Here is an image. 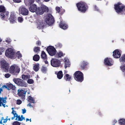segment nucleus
Returning <instances> with one entry per match:
<instances>
[{
    "instance_id": "nucleus-35",
    "label": "nucleus",
    "mask_w": 125,
    "mask_h": 125,
    "mask_svg": "<svg viewBox=\"0 0 125 125\" xmlns=\"http://www.w3.org/2000/svg\"><path fill=\"white\" fill-rule=\"evenodd\" d=\"M30 76L22 74V78L23 80H25L27 79H28L30 78Z\"/></svg>"
},
{
    "instance_id": "nucleus-20",
    "label": "nucleus",
    "mask_w": 125,
    "mask_h": 125,
    "mask_svg": "<svg viewBox=\"0 0 125 125\" xmlns=\"http://www.w3.org/2000/svg\"><path fill=\"white\" fill-rule=\"evenodd\" d=\"M37 8V7L36 5L35 4H33L31 5L29 8L30 11L33 12H36Z\"/></svg>"
},
{
    "instance_id": "nucleus-51",
    "label": "nucleus",
    "mask_w": 125,
    "mask_h": 125,
    "mask_svg": "<svg viewBox=\"0 0 125 125\" xmlns=\"http://www.w3.org/2000/svg\"><path fill=\"white\" fill-rule=\"evenodd\" d=\"M2 88H5L7 89V90H10V89H9V88H8V85H7V86L6 85H3L2 86Z\"/></svg>"
},
{
    "instance_id": "nucleus-31",
    "label": "nucleus",
    "mask_w": 125,
    "mask_h": 125,
    "mask_svg": "<svg viewBox=\"0 0 125 125\" xmlns=\"http://www.w3.org/2000/svg\"><path fill=\"white\" fill-rule=\"evenodd\" d=\"M7 99V98L5 97V98L3 97H0V106H1V104H2L1 101H2L4 103H7V101H6V99Z\"/></svg>"
},
{
    "instance_id": "nucleus-32",
    "label": "nucleus",
    "mask_w": 125,
    "mask_h": 125,
    "mask_svg": "<svg viewBox=\"0 0 125 125\" xmlns=\"http://www.w3.org/2000/svg\"><path fill=\"white\" fill-rule=\"evenodd\" d=\"M28 99V101L30 103H34L35 102L34 100L32 97L30 96H29Z\"/></svg>"
},
{
    "instance_id": "nucleus-23",
    "label": "nucleus",
    "mask_w": 125,
    "mask_h": 125,
    "mask_svg": "<svg viewBox=\"0 0 125 125\" xmlns=\"http://www.w3.org/2000/svg\"><path fill=\"white\" fill-rule=\"evenodd\" d=\"M24 1L26 5H29L33 3L34 0H24Z\"/></svg>"
},
{
    "instance_id": "nucleus-46",
    "label": "nucleus",
    "mask_w": 125,
    "mask_h": 125,
    "mask_svg": "<svg viewBox=\"0 0 125 125\" xmlns=\"http://www.w3.org/2000/svg\"><path fill=\"white\" fill-rule=\"evenodd\" d=\"M22 102V101L20 100H18L17 101L16 104H17L20 105L21 104Z\"/></svg>"
},
{
    "instance_id": "nucleus-52",
    "label": "nucleus",
    "mask_w": 125,
    "mask_h": 125,
    "mask_svg": "<svg viewBox=\"0 0 125 125\" xmlns=\"http://www.w3.org/2000/svg\"><path fill=\"white\" fill-rule=\"evenodd\" d=\"M18 121H22V119H21V117H20V115H18Z\"/></svg>"
},
{
    "instance_id": "nucleus-44",
    "label": "nucleus",
    "mask_w": 125,
    "mask_h": 125,
    "mask_svg": "<svg viewBox=\"0 0 125 125\" xmlns=\"http://www.w3.org/2000/svg\"><path fill=\"white\" fill-rule=\"evenodd\" d=\"M121 69L123 72L125 71V65H123L121 66Z\"/></svg>"
},
{
    "instance_id": "nucleus-36",
    "label": "nucleus",
    "mask_w": 125,
    "mask_h": 125,
    "mask_svg": "<svg viewBox=\"0 0 125 125\" xmlns=\"http://www.w3.org/2000/svg\"><path fill=\"white\" fill-rule=\"evenodd\" d=\"M41 71L43 73H46L47 71L46 67L42 66L41 68Z\"/></svg>"
},
{
    "instance_id": "nucleus-12",
    "label": "nucleus",
    "mask_w": 125,
    "mask_h": 125,
    "mask_svg": "<svg viewBox=\"0 0 125 125\" xmlns=\"http://www.w3.org/2000/svg\"><path fill=\"white\" fill-rule=\"evenodd\" d=\"M6 10L5 7L3 5H0V12L1 13L0 14V16L1 19H4L5 17V15L4 13L6 12Z\"/></svg>"
},
{
    "instance_id": "nucleus-29",
    "label": "nucleus",
    "mask_w": 125,
    "mask_h": 125,
    "mask_svg": "<svg viewBox=\"0 0 125 125\" xmlns=\"http://www.w3.org/2000/svg\"><path fill=\"white\" fill-rule=\"evenodd\" d=\"M39 64L38 63L35 64L33 67V70L35 72L38 71L39 70Z\"/></svg>"
},
{
    "instance_id": "nucleus-38",
    "label": "nucleus",
    "mask_w": 125,
    "mask_h": 125,
    "mask_svg": "<svg viewBox=\"0 0 125 125\" xmlns=\"http://www.w3.org/2000/svg\"><path fill=\"white\" fill-rule=\"evenodd\" d=\"M120 62H125V54L123 55L120 58Z\"/></svg>"
},
{
    "instance_id": "nucleus-17",
    "label": "nucleus",
    "mask_w": 125,
    "mask_h": 125,
    "mask_svg": "<svg viewBox=\"0 0 125 125\" xmlns=\"http://www.w3.org/2000/svg\"><path fill=\"white\" fill-rule=\"evenodd\" d=\"M9 20L11 23H13L15 22V21L17 20V18L14 14L11 13L10 14Z\"/></svg>"
},
{
    "instance_id": "nucleus-30",
    "label": "nucleus",
    "mask_w": 125,
    "mask_h": 125,
    "mask_svg": "<svg viewBox=\"0 0 125 125\" xmlns=\"http://www.w3.org/2000/svg\"><path fill=\"white\" fill-rule=\"evenodd\" d=\"M119 123L121 125H125V119L122 118L119 120Z\"/></svg>"
},
{
    "instance_id": "nucleus-58",
    "label": "nucleus",
    "mask_w": 125,
    "mask_h": 125,
    "mask_svg": "<svg viewBox=\"0 0 125 125\" xmlns=\"http://www.w3.org/2000/svg\"><path fill=\"white\" fill-rule=\"evenodd\" d=\"M22 113L23 114H24L25 113H26V110L25 109H22Z\"/></svg>"
},
{
    "instance_id": "nucleus-37",
    "label": "nucleus",
    "mask_w": 125,
    "mask_h": 125,
    "mask_svg": "<svg viewBox=\"0 0 125 125\" xmlns=\"http://www.w3.org/2000/svg\"><path fill=\"white\" fill-rule=\"evenodd\" d=\"M15 55L16 56H15L14 58L17 57L18 59H19L20 58H21L22 57L21 54L19 52H18L15 54Z\"/></svg>"
},
{
    "instance_id": "nucleus-13",
    "label": "nucleus",
    "mask_w": 125,
    "mask_h": 125,
    "mask_svg": "<svg viewBox=\"0 0 125 125\" xmlns=\"http://www.w3.org/2000/svg\"><path fill=\"white\" fill-rule=\"evenodd\" d=\"M113 61L111 58H107L104 60V63L106 65L111 66L113 65Z\"/></svg>"
},
{
    "instance_id": "nucleus-24",
    "label": "nucleus",
    "mask_w": 125,
    "mask_h": 125,
    "mask_svg": "<svg viewBox=\"0 0 125 125\" xmlns=\"http://www.w3.org/2000/svg\"><path fill=\"white\" fill-rule=\"evenodd\" d=\"M41 57L44 60H46L47 59V55L44 51H42V52Z\"/></svg>"
},
{
    "instance_id": "nucleus-9",
    "label": "nucleus",
    "mask_w": 125,
    "mask_h": 125,
    "mask_svg": "<svg viewBox=\"0 0 125 125\" xmlns=\"http://www.w3.org/2000/svg\"><path fill=\"white\" fill-rule=\"evenodd\" d=\"M49 54L51 56L55 55L57 51L55 48L52 46H49L46 49Z\"/></svg>"
},
{
    "instance_id": "nucleus-56",
    "label": "nucleus",
    "mask_w": 125,
    "mask_h": 125,
    "mask_svg": "<svg viewBox=\"0 0 125 125\" xmlns=\"http://www.w3.org/2000/svg\"><path fill=\"white\" fill-rule=\"evenodd\" d=\"M8 116H7L6 117V119H4V121L3 122V123H6V122H7V121L8 120Z\"/></svg>"
},
{
    "instance_id": "nucleus-14",
    "label": "nucleus",
    "mask_w": 125,
    "mask_h": 125,
    "mask_svg": "<svg viewBox=\"0 0 125 125\" xmlns=\"http://www.w3.org/2000/svg\"><path fill=\"white\" fill-rule=\"evenodd\" d=\"M1 64L2 68L4 69L5 70L8 71L9 69V64L6 61L4 60H2L1 62Z\"/></svg>"
},
{
    "instance_id": "nucleus-10",
    "label": "nucleus",
    "mask_w": 125,
    "mask_h": 125,
    "mask_svg": "<svg viewBox=\"0 0 125 125\" xmlns=\"http://www.w3.org/2000/svg\"><path fill=\"white\" fill-rule=\"evenodd\" d=\"M51 65L54 67H59L61 64V62L59 60L53 58L51 61Z\"/></svg>"
},
{
    "instance_id": "nucleus-19",
    "label": "nucleus",
    "mask_w": 125,
    "mask_h": 125,
    "mask_svg": "<svg viewBox=\"0 0 125 125\" xmlns=\"http://www.w3.org/2000/svg\"><path fill=\"white\" fill-rule=\"evenodd\" d=\"M59 26L60 28L64 30L68 28V25L62 21L60 22Z\"/></svg>"
},
{
    "instance_id": "nucleus-63",
    "label": "nucleus",
    "mask_w": 125,
    "mask_h": 125,
    "mask_svg": "<svg viewBox=\"0 0 125 125\" xmlns=\"http://www.w3.org/2000/svg\"><path fill=\"white\" fill-rule=\"evenodd\" d=\"M2 91V89L1 88H0V93H1V92Z\"/></svg>"
},
{
    "instance_id": "nucleus-47",
    "label": "nucleus",
    "mask_w": 125,
    "mask_h": 125,
    "mask_svg": "<svg viewBox=\"0 0 125 125\" xmlns=\"http://www.w3.org/2000/svg\"><path fill=\"white\" fill-rule=\"evenodd\" d=\"M94 10H95L98 11H99V9H98V7L96 5H94Z\"/></svg>"
},
{
    "instance_id": "nucleus-26",
    "label": "nucleus",
    "mask_w": 125,
    "mask_h": 125,
    "mask_svg": "<svg viewBox=\"0 0 125 125\" xmlns=\"http://www.w3.org/2000/svg\"><path fill=\"white\" fill-rule=\"evenodd\" d=\"M40 57L38 54H35L33 56V60L35 61H38L40 59Z\"/></svg>"
},
{
    "instance_id": "nucleus-48",
    "label": "nucleus",
    "mask_w": 125,
    "mask_h": 125,
    "mask_svg": "<svg viewBox=\"0 0 125 125\" xmlns=\"http://www.w3.org/2000/svg\"><path fill=\"white\" fill-rule=\"evenodd\" d=\"M36 44L37 46H40L41 45V42L40 41H38L36 42Z\"/></svg>"
},
{
    "instance_id": "nucleus-22",
    "label": "nucleus",
    "mask_w": 125,
    "mask_h": 125,
    "mask_svg": "<svg viewBox=\"0 0 125 125\" xmlns=\"http://www.w3.org/2000/svg\"><path fill=\"white\" fill-rule=\"evenodd\" d=\"M65 65L64 67L65 69H66L67 67H70L71 64L69 61V60L65 58L64 59Z\"/></svg>"
},
{
    "instance_id": "nucleus-60",
    "label": "nucleus",
    "mask_w": 125,
    "mask_h": 125,
    "mask_svg": "<svg viewBox=\"0 0 125 125\" xmlns=\"http://www.w3.org/2000/svg\"><path fill=\"white\" fill-rule=\"evenodd\" d=\"M44 62L45 64H48V61L47 60H46V61H45Z\"/></svg>"
},
{
    "instance_id": "nucleus-50",
    "label": "nucleus",
    "mask_w": 125,
    "mask_h": 125,
    "mask_svg": "<svg viewBox=\"0 0 125 125\" xmlns=\"http://www.w3.org/2000/svg\"><path fill=\"white\" fill-rule=\"evenodd\" d=\"M5 48L2 47L0 48V51L1 52H4L5 51Z\"/></svg>"
},
{
    "instance_id": "nucleus-49",
    "label": "nucleus",
    "mask_w": 125,
    "mask_h": 125,
    "mask_svg": "<svg viewBox=\"0 0 125 125\" xmlns=\"http://www.w3.org/2000/svg\"><path fill=\"white\" fill-rule=\"evenodd\" d=\"M11 75L9 73H7L5 74V77L7 78H8L10 77Z\"/></svg>"
},
{
    "instance_id": "nucleus-16",
    "label": "nucleus",
    "mask_w": 125,
    "mask_h": 125,
    "mask_svg": "<svg viewBox=\"0 0 125 125\" xmlns=\"http://www.w3.org/2000/svg\"><path fill=\"white\" fill-rule=\"evenodd\" d=\"M20 12L22 15L26 16L28 15L29 11L27 9L24 7H22L20 8Z\"/></svg>"
},
{
    "instance_id": "nucleus-62",
    "label": "nucleus",
    "mask_w": 125,
    "mask_h": 125,
    "mask_svg": "<svg viewBox=\"0 0 125 125\" xmlns=\"http://www.w3.org/2000/svg\"><path fill=\"white\" fill-rule=\"evenodd\" d=\"M98 114L100 115H102V114L101 112H100L99 111L98 113Z\"/></svg>"
},
{
    "instance_id": "nucleus-11",
    "label": "nucleus",
    "mask_w": 125,
    "mask_h": 125,
    "mask_svg": "<svg viewBox=\"0 0 125 125\" xmlns=\"http://www.w3.org/2000/svg\"><path fill=\"white\" fill-rule=\"evenodd\" d=\"M26 92L22 89L18 90V94L19 96L21 97V99L22 100H24L25 99Z\"/></svg>"
},
{
    "instance_id": "nucleus-6",
    "label": "nucleus",
    "mask_w": 125,
    "mask_h": 125,
    "mask_svg": "<svg viewBox=\"0 0 125 125\" xmlns=\"http://www.w3.org/2000/svg\"><path fill=\"white\" fill-rule=\"evenodd\" d=\"M13 81L16 84L20 86L25 87L27 86V84L22 79L15 78L13 79Z\"/></svg>"
},
{
    "instance_id": "nucleus-1",
    "label": "nucleus",
    "mask_w": 125,
    "mask_h": 125,
    "mask_svg": "<svg viewBox=\"0 0 125 125\" xmlns=\"http://www.w3.org/2000/svg\"><path fill=\"white\" fill-rule=\"evenodd\" d=\"M78 11L84 13L86 12L88 9L87 4L85 2H80L76 4Z\"/></svg>"
},
{
    "instance_id": "nucleus-15",
    "label": "nucleus",
    "mask_w": 125,
    "mask_h": 125,
    "mask_svg": "<svg viewBox=\"0 0 125 125\" xmlns=\"http://www.w3.org/2000/svg\"><path fill=\"white\" fill-rule=\"evenodd\" d=\"M120 51L118 49H116L113 52V55L114 57L118 58L120 57L121 53Z\"/></svg>"
},
{
    "instance_id": "nucleus-3",
    "label": "nucleus",
    "mask_w": 125,
    "mask_h": 125,
    "mask_svg": "<svg viewBox=\"0 0 125 125\" xmlns=\"http://www.w3.org/2000/svg\"><path fill=\"white\" fill-rule=\"evenodd\" d=\"M74 77L77 81L81 82L83 80V74L81 71H78L76 72L74 74Z\"/></svg>"
},
{
    "instance_id": "nucleus-28",
    "label": "nucleus",
    "mask_w": 125,
    "mask_h": 125,
    "mask_svg": "<svg viewBox=\"0 0 125 125\" xmlns=\"http://www.w3.org/2000/svg\"><path fill=\"white\" fill-rule=\"evenodd\" d=\"M64 79L66 81H70L71 79V77L68 74H66L64 76Z\"/></svg>"
},
{
    "instance_id": "nucleus-42",
    "label": "nucleus",
    "mask_w": 125,
    "mask_h": 125,
    "mask_svg": "<svg viewBox=\"0 0 125 125\" xmlns=\"http://www.w3.org/2000/svg\"><path fill=\"white\" fill-rule=\"evenodd\" d=\"M27 83L29 84H32L34 83V81L32 79H29L27 81Z\"/></svg>"
},
{
    "instance_id": "nucleus-43",
    "label": "nucleus",
    "mask_w": 125,
    "mask_h": 125,
    "mask_svg": "<svg viewBox=\"0 0 125 125\" xmlns=\"http://www.w3.org/2000/svg\"><path fill=\"white\" fill-rule=\"evenodd\" d=\"M21 123L17 121L14 122L12 124V125H20Z\"/></svg>"
},
{
    "instance_id": "nucleus-21",
    "label": "nucleus",
    "mask_w": 125,
    "mask_h": 125,
    "mask_svg": "<svg viewBox=\"0 0 125 125\" xmlns=\"http://www.w3.org/2000/svg\"><path fill=\"white\" fill-rule=\"evenodd\" d=\"M88 64L86 62L83 61L81 62L80 66V68L82 70H84L86 67V66Z\"/></svg>"
},
{
    "instance_id": "nucleus-18",
    "label": "nucleus",
    "mask_w": 125,
    "mask_h": 125,
    "mask_svg": "<svg viewBox=\"0 0 125 125\" xmlns=\"http://www.w3.org/2000/svg\"><path fill=\"white\" fill-rule=\"evenodd\" d=\"M37 28L38 29H42L44 26L43 22L41 21L37 20L36 21Z\"/></svg>"
},
{
    "instance_id": "nucleus-2",
    "label": "nucleus",
    "mask_w": 125,
    "mask_h": 125,
    "mask_svg": "<svg viewBox=\"0 0 125 125\" xmlns=\"http://www.w3.org/2000/svg\"><path fill=\"white\" fill-rule=\"evenodd\" d=\"M114 9L118 13L125 11V6L121 3L118 2L114 5Z\"/></svg>"
},
{
    "instance_id": "nucleus-55",
    "label": "nucleus",
    "mask_w": 125,
    "mask_h": 125,
    "mask_svg": "<svg viewBox=\"0 0 125 125\" xmlns=\"http://www.w3.org/2000/svg\"><path fill=\"white\" fill-rule=\"evenodd\" d=\"M9 12L8 11H6L4 13V14H5L6 16H7V17L8 16L9 14Z\"/></svg>"
},
{
    "instance_id": "nucleus-34",
    "label": "nucleus",
    "mask_w": 125,
    "mask_h": 125,
    "mask_svg": "<svg viewBox=\"0 0 125 125\" xmlns=\"http://www.w3.org/2000/svg\"><path fill=\"white\" fill-rule=\"evenodd\" d=\"M33 51L35 52H39L40 51V48L38 47H34L33 49Z\"/></svg>"
},
{
    "instance_id": "nucleus-5",
    "label": "nucleus",
    "mask_w": 125,
    "mask_h": 125,
    "mask_svg": "<svg viewBox=\"0 0 125 125\" xmlns=\"http://www.w3.org/2000/svg\"><path fill=\"white\" fill-rule=\"evenodd\" d=\"M20 69L18 66H16L15 65H11L10 69L9 72L12 75L17 76L20 71Z\"/></svg>"
},
{
    "instance_id": "nucleus-40",
    "label": "nucleus",
    "mask_w": 125,
    "mask_h": 125,
    "mask_svg": "<svg viewBox=\"0 0 125 125\" xmlns=\"http://www.w3.org/2000/svg\"><path fill=\"white\" fill-rule=\"evenodd\" d=\"M11 113L14 115L13 117H14V118L18 116V114H17L16 112L14 111V110H12Z\"/></svg>"
},
{
    "instance_id": "nucleus-39",
    "label": "nucleus",
    "mask_w": 125,
    "mask_h": 125,
    "mask_svg": "<svg viewBox=\"0 0 125 125\" xmlns=\"http://www.w3.org/2000/svg\"><path fill=\"white\" fill-rule=\"evenodd\" d=\"M56 48H60L62 47V45L59 43H57L55 45Z\"/></svg>"
},
{
    "instance_id": "nucleus-8",
    "label": "nucleus",
    "mask_w": 125,
    "mask_h": 125,
    "mask_svg": "<svg viewBox=\"0 0 125 125\" xmlns=\"http://www.w3.org/2000/svg\"><path fill=\"white\" fill-rule=\"evenodd\" d=\"M45 21L48 25H51L53 24L54 22V18L51 14H48L46 19Z\"/></svg>"
},
{
    "instance_id": "nucleus-41",
    "label": "nucleus",
    "mask_w": 125,
    "mask_h": 125,
    "mask_svg": "<svg viewBox=\"0 0 125 125\" xmlns=\"http://www.w3.org/2000/svg\"><path fill=\"white\" fill-rule=\"evenodd\" d=\"M23 19L22 17H19L18 18V22L20 23L22 22L23 21Z\"/></svg>"
},
{
    "instance_id": "nucleus-27",
    "label": "nucleus",
    "mask_w": 125,
    "mask_h": 125,
    "mask_svg": "<svg viewBox=\"0 0 125 125\" xmlns=\"http://www.w3.org/2000/svg\"><path fill=\"white\" fill-rule=\"evenodd\" d=\"M63 74L62 71H59L58 73L57 74V76L58 78L59 79H61L63 77Z\"/></svg>"
},
{
    "instance_id": "nucleus-7",
    "label": "nucleus",
    "mask_w": 125,
    "mask_h": 125,
    "mask_svg": "<svg viewBox=\"0 0 125 125\" xmlns=\"http://www.w3.org/2000/svg\"><path fill=\"white\" fill-rule=\"evenodd\" d=\"M6 56L11 59L14 58L15 53L13 50L11 48H8L6 51L5 53Z\"/></svg>"
},
{
    "instance_id": "nucleus-33",
    "label": "nucleus",
    "mask_w": 125,
    "mask_h": 125,
    "mask_svg": "<svg viewBox=\"0 0 125 125\" xmlns=\"http://www.w3.org/2000/svg\"><path fill=\"white\" fill-rule=\"evenodd\" d=\"M8 86L9 89H11L12 90H15L16 88L15 86H14L12 84H8Z\"/></svg>"
},
{
    "instance_id": "nucleus-53",
    "label": "nucleus",
    "mask_w": 125,
    "mask_h": 125,
    "mask_svg": "<svg viewBox=\"0 0 125 125\" xmlns=\"http://www.w3.org/2000/svg\"><path fill=\"white\" fill-rule=\"evenodd\" d=\"M15 2L19 3L21 1V0H13Z\"/></svg>"
},
{
    "instance_id": "nucleus-54",
    "label": "nucleus",
    "mask_w": 125,
    "mask_h": 125,
    "mask_svg": "<svg viewBox=\"0 0 125 125\" xmlns=\"http://www.w3.org/2000/svg\"><path fill=\"white\" fill-rule=\"evenodd\" d=\"M117 122V121L115 120L113 121L112 122V125H115V124Z\"/></svg>"
},
{
    "instance_id": "nucleus-45",
    "label": "nucleus",
    "mask_w": 125,
    "mask_h": 125,
    "mask_svg": "<svg viewBox=\"0 0 125 125\" xmlns=\"http://www.w3.org/2000/svg\"><path fill=\"white\" fill-rule=\"evenodd\" d=\"M56 10L58 13H59L60 11L61 8L59 7H56Z\"/></svg>"
},
{
    "instance_id": "nucleus-59",
    "label": "nucleus",
    "mask_w": 125,
    "mask_h": 125,
    "mask_svg": "<svg viewBox=\"0 0 125 125\" xmlns=\"http://www.w3.org/2000/svg\"><path fill=\"white\" fill-rule=\"evenodd\" d=\"M31 103H29L27 105L28 106H29L30 108H31L33 107V106H32L31 104Z\"/></svg>"
},
{
    "instance_id": "nucleus-64",
    "label": "nucleus",
    "mask_w": 125,
    "mask_h": 125,
    "mask_svg": "<svg viewBox=\"0 0 125 125\" xmlns=\"http://www.w3.org/2000/svg\"><path fill=\"white\" fill-rule=\"evenodd\" d=\"M29 119L28 118H27L26 119V121L27 122L28 121H29Z\"/></svg>"
},
{
    "instance_id": "nucleus-57",
    "label": "nucleus",
    "mask_w": 125,
    "mask_h": 125,
    "mask_svg": "<svg viewBox=\"0 0 125 125\" xmlns=\"http://www.w3.org/2000/svg\"><path fill=\"white\" fill-rule=\"evenodd\" d=\"M2 104H1V106H1L2 105V106H3L4 107H5V104H3V103H4V102H3L2 101H1V103Z\"/></svg>"
},
{
    "instance_id": "nucleus-4",
    "label": "nucleus",
    "mask_w": 125,
    "mask_h": 125,
    "mask_svg": "<svg viewBox=\"0 0 125 125\" xmlns=\"http://www.w3.org/2000/svg\"><path fill=\"white\" fill-rule=\"evenodd\" d=\"M48 8L44 5H42L41 7L37 8L36 13L37 15H41L45 12H48Z\"/></svg>"
},
{
    "instance_id": "nucleus-61",
    "label": "nucleus",
    "mask_w": 125,
    "mask_h": 125,
    "mask_svg": "<svg viewBox=\"0 0 125 125\" xmlns=\"http://www.w3.org/2000/svg\"><path fill=\"white\" fill-rule=\"evenodd\" d=\"M6 42H10V41L9 40H6Z\"/></svg>"
},
{
    "instance_id": "nucleus-25",
    "label": "nucleus",
    "mask_w": 125,
    "mask_h": 125,
    "mask_svg": "<svg viewBox=\"0 0 125 125\" xmlns=\"http://www.w3.org/2000/svg\"><path fill=\"white\" fill-rule=\"evenodd\" d=\"M64 55L65 53H63L61 51H60L56 54V57L59 58L63 56Z\"/></svg>"
}]
</instances>
